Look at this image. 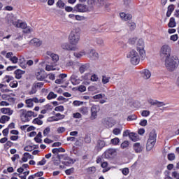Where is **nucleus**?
I'll list each match as a JSON object with an SVG mask.
<instances>
[{
    "label": "nucleus",
    "mask_w": 179,
    "mask_h": 179,
    "mask_svg": "<svg viewBox=\"0 0 179 179\" xmlns=\"http://www.w3.org/2000/svg\"><path fill=\"white\" fill-rule=\"evenodd\" d=\"M26 72L24 71H22L20 69L16 70L15 71L16 79H22V75H24Z\"/></svg>",
    "instance_id": "bb28decb"
},
{
    "label": "nucleus",
    "mask_w": 179,
    "mask_h": 179,
    "mask_svg": "<svg viewBox=\"0 0 179 179\" xmlns=\"http://www.w3.org/2000/svg\"><path fill=\"white\" fill-rule=\"evenodd\" d=\"M137 51L140 54V57H141V59H145L146 57V54L145 53V42L143 41V39L140 38L138 39L137 42Z\"/></svg>",
    "instance_id": "423d86ee"
},
{
    "label": "nucleus",
    "mask_w": 179,
    "mask_h": 179,
    "mask_svg": "<svg viewBox=\"0 0 179 179\" xmlns=\"http://www.w3.org/2000/svg\"><path fill=\"white\" fill-rule=\"evenodd\" d=\"M127 26L129 30H131V31L133 30H135V29H136V24L132 21L127 22Z\"/></svg>",
    "instance_id": "473e14b6"
},
{
    "label": "nucleus",
    "mask_w": 179,
    "mask_h": 179,
    "mask_svg": "<svg viewBox=\"0 0 179 179\" xmlns=\"http://www.w3.org/2000/svg\"><path fill=\"white\" fill-rule=\"evenodd\" d=\"M74 10H76V12H81V13H85V12H89V8H87V6H86V5L85 4H77L75 7H74Z\"/></svg>",
    "instance_id": "4468645a"
},
{
    "label": "nucleus",
    "mask_w": 179,
    "mask_h": 179,
    "mask_svg": "<svg viewBox=\"0 0 179 179\" xmlns=\"http://www.w3.org/2000/svg\"><path fill=\"white\" fill-rule=\"evenodd\" d=\"M34 86L36 89H41V87H43V86H44V83H34Z\"/></svg>",
    "instance_id": "de8ad7c7"
},
{
    "label": "nucleus",
    "mask_w": 179,
    "mask_h": 179,
    "mask_svg": "<svg viewBox=\"0 0 179 179\" xmlns=\"http://www.w3.org/2000/svg\"><path fill=\"white\" fill-rule=\"evenodd\" d=\"M47 99H48V100H51V99H57V94H55L54 92H51L48 95Z\"/></svg>",
    "instance_id": "a19ab883"
},
{
    "label": "nucleus",
    "mask_w": 179,
    "mask_h": 179,
    "mask_svg": "<svg viewBox=\"0 0 179 179\" xmlns=\"http://www.w3.org/2000/svg\"><path fill=\"white\" fill-rule=\"evenodd\" d=\"M104 97H106L105 94H99L94 95L93 96V99L94 100H100V99H104Z\"/></svg>",
    "instance_id": "ea45409f"
},
{
    "label": "nucleus",
    "mask_w": 179,
    "mask_h": 179,
    "mask_svg": "<svg viewBox=\"0 0 179 179\" xmlns=\"http://www.w3.org/2000/svg\"><path fill=\"white\" fill-rule=\"evenodd\" d=\"M172 177H174L176 179H179V173L177 171H173L172 173Z\"/></svg>",
    "instance_id": "338daca9"
},
{
    "label": "nucleus",
    "mask_w": 179,
    "mask_h": 179,
    "mask_svg": "<svg viewBox=\"0 0 179 179\" xmlns=\"http://www.w3.org/2000/svg\"><path fill=\"white\" fill-rule=\"evenodd\" d=\"M73 171H75V169L71 168L66 170L65 173L67 176H71V174L73 173Z\"/></svg>",
    "instance_id": "13d9d810"
},
{
    "label": "nucleus",
    "mask_w": 179,
    "mask_h": 179,
    "mask_svg": "<svg viewBox=\"0 0 179 179\" xmlns=\"http://www.w3.org/2000/svg\"><path fill=\"white\" fill-rule=\"evenodd\" d=\"M170 40H171L172 41H177V40H178V34L171 35L170 37Z\"/></svg>",
    "instance_id": "e2e57ef3"
},
{
    "label": "nucleus",
    "mask_w": 179,
    "mask_h": 179,
    "mask_svg": "<svg viewBox=\"0 0 179 179\" xmlns=\"http://www.w3.org/2000/svg\"><path fill=\"white\" fill-rule=\"evenodd\" d=\"M0 111L3 114H6L7 115H12V114H13V110H11L9 108H2L0 109Z\"/></svg>",
    "instance_id": "b1692460"
},
{
    "label": "nucleus",
    "mask_w": 179,
    "mask_h": 179,
    "mask_svg": "<svg viewBox=\"0 0 179 179\" xmlns=\"http://www.w3.org/2000/svg\"><path fill=\"white\" fill-rule=\"evenodd\" d=\"M133 149L136 153H142L143 151V147L140 143H136L133 145Z\"/></svg>",
    "instance_id": "6ab92c4d"
},
{
    "label": "nucleus",
    "mask_w": 179,
    "mask_h": 179,
    "mask_svg": "<svg viewBox=\"0 0 179 179\" xmlns=\"http://www.w3.org/2000/svg\"><path fill=\"white\" fill-rule=\"evenodd\" d=\"M29 159H32L31 155L29 154V152H25L23 154V157L22 160L24 163H26Z\"/></svg>",
    "instance_id": "c9c22d12"
},
{
    "label": "nucleus",
    "mask_w": 179,
    "mask_h": 179,
    "mask_svg": "<svg viewBox=\"0 0 179 179\" xmlns=\"http://www.w3.org/2000/svg\"><path fill=\"white\" fill-rule=\"evenodd\" d=\"M34 103H44V101H45V99H38V97H34Z\"/></svg>",
    "instance_id": "5fc2aeb1"
},
{
    "label": "nucleus",
    "mask_w": 179,
    "mask_h": 179,
    "mask_svg": "<svg viewBox=\"0 0 179 179\" xmlns=\"http://www.w3.org/2000/svg\"><path fill=\"white\" fill-rule=\"evenodd\" d=\"M156 138H157V134L156 133V130H152L150 133L149 138L147 141L146 144V150L147 152H150L155 145H156Z\"/></svg>",
    "instance_id": "f03ea898"
},
{
    "label": "nucleus",
    "mask_w": 179,
    "mask_h": 179,
    "mask_svg": "<svg viewBox=\"0 0 179 179\" xmlns=\"http://www.w3.org/2000/svg\"><path fill=\"white\" fill-rule=\"evenodd\" d=\"M127 58L130 59L131 64L132 65H138L141 62V57L139 56V53L136 52L135 50H131L127 55Z\"/></svg>",
    "instance_id": "20e7f679"
},
{
    "label": "nucleus",
    "mask_w": 179,
    "mask_h": 179,
    "mask_svg": "<svg viewBox=\"0 0 179 179\" xmlns=\"http://www.w3.org/2000/svg\"><path fill=\"white\" fill-rule=\"evenodd\" d=\"M33 124H36L37 125H43V121L39 118H35L33 120Z\"/></svg>",
    "instance_id": "a18cd8bd"
},
{
    "label": "nucleus",
    "mask_w": 179,
    "mask_h": 179,
    "mask_svg": "<svg viewBox=\"0 0 179 179\" xmlns=\"http://www.w3.org/2000/svg\"><path fill=\"white\" fill-rule=\"evenodd\" d=\"M25 103H26L27 107H28V108H31V107H33L34 106V98L27 99L25 101Z\"/></svg>",
    "instance_id": "c85d7f7f"
},
{
    "label": "nucleus",
    "mask_w": 179,
    "mask_h": 179,
    "mask_svg": "<svg viewBox=\"0 0 179 179\" xmlns=\"http://www.w3.org/2000/svg\"><path fill=\"white\" fill-rule=\"evenodd\" d=\"M90 80H92V82H99V76H97L96 74H94L91 76Z\"/></svg>",
    "instance_id": "8fccbe9b"
},
{
    "label": "nucleus",
    "mask_w": 179,
    "mask_h": 179,
    "mask_svg": "<svg viewBox=\"0 0 179 179\" xmlns=\"http://www.w3.org/2000/svg\"><path fill=\"white\" fill-rule=\"evenodd\" d=\"M10 120V117L7 115H3L0 117V123L1 124H5L6 121H9Z\"/></svg>",
    "instance_id": "4c0bfd02"
},
{
    "label": "nucleus",
    "mask_w": 179,
    "mask_h": 179,
    "mask_svg": "<svg viewBox=\"0 0 179 179\" xmlns=\"http://www.w3.org/2000/svg\"><path fill=\"white\" fill-rule=\"evenodd\" d=\"M19 113H20V117L21 118V121H22V122H29L31 117H34L37 115V114L34 113V112L31 110L27 111L25 109L20 110Z\"/></svg>",
    "instance_id": "7ed1b4c3"
},
{
    "label": "nucleus",
    "mask_w": 179,
    "mask_h": 179,
    "mask_svg": "<svg viewBox=\"0 0 179 179\" xmlns=\"http://www.w3.org/2000/svg\"><path fill=\"white\" fill-rule=\"evenodd\" d=\"M50 131H51V129L50 127H46L43 131L44 136H47V135L50 134Z\"/></svg>",
    "instance_id": "69168bd1"
},
{
    "label": "nucleus",
    "mask_w": 179,
    "mask_h": 179,
    "mask_svg": "<svg viewBox=\"0 0 179 179\" xmlns=\"http://www.w3.org/2000/svg\"><path fill=\"white\" fill-rule=\"evenodd\" d=\"M80 40V36L79 35V32L76 31V30L71 31L69 36V43L73 47H76Z\"/></svg>",
    "instance_id": "39448f33"
},
{
    "label": "nucleus",
    "mask_w": 179,
    "mask_h": 179,
    "mask_svg": "<svg viewBox=\"0 0 179 179\" xmlns=\"http://www.w3.org/2000/svg\"><path fill=\"white\" fill-rule=\"evenodd\" d=\"M179 59L177 56H172L165 58V68L169 72H174L178 68Z\"/></svg>",
    "instance_id": "f257e3e1"
},
{
    "label": "nucleus",
    "mask_w": 179,
    "mask_h": 179,
    "mask_svg": "<svg viewBox=\"0 0 179 179\" xmlns=\"http://www.w3.org/2000/svg\"><path fill=\"white\" fill-rule=\"evenodd\" d=\"M71 80L72 85H79V83H80V79L78 78V75H76V73H73V75H71Z\"/></svg>",
    "instance_id": "5701e85b"
},
{
    "label": "nucleus",
    "mask_w": 179,
    "mask_h": 179,
    "mask_svg": "<svg viewBox=\"0 0 179 179\" xmlns=\"http://www.w3.org/2000/svg\"><path fill=\"white\" fill-rule=\"evenodd\" d=\"M4 80L6 82H7V83H9V82H10V80H13V77L10 76H6L4 77Z\"/></svg>",
    "instance_id": "052dcab7"
},
{
    "label": "nucleus",
    "mask_w": 179,
    "mask_h": 179,
    "mask_svg": "<svg viewBox=\"0 0 179 179\" xmlns=\"http://www.w3.org/2000/svg\"><path fill=\"white\" fill-rule=\"evenodd\" d=\"M113 134L114 135H120L121 134V129H118V128H115L113 130Z\"/></svg>",
    "instance_id": "6e6d98bb"
},
{
    "label": "nucleus",
    "mask_w": 179,
    "mask_h": 179,
    "mask_svg": "<svg viewBox=\"0 0 179 179\" xmlns=\"http://www.w3.org/2000/svg\"><path fill=\"white\" fill-rule=\"evenodd\" d=\"M57 6H58V8H59L60 9H62V8H64V6H65V3H64V1H62V0H59L57 3Z\"/></svg>",
    "instance_id": "49530a36"
},
{
    "label": "nucleus",
    "mask_w": 179,
    "mask_h": 179,
    "mask_svg": "<svg viewBox=\"0 0 179 179\" xmlns=\"http://www.w3.org/2000/svg\"><path fill=\"white\" fill-rule=\"evenodd\" d=\"M9 59L13 64H17V61H19V59L16 56L10 57Z\"/></svg>",
    "instance_id": "864d4df0"
},
{
    "label": "nucleus",
    "mask_w": 179,
    "mask_h": 179,
    "mask_svg": "<svg viewBox=\"0 0 179 179\" xmlns=\"http://www.w3.org/2000/svg\"><path fill=\"white\" fill-rule=\"evenodd\" d=\"M30 44H31V45L40 47V45H41V44H43V43L41 42V41H40V39L35 38L30 41Z\"/></svg>",
    "instance_id": "393cba45"
},
{
    "label": "nucleus",
    "mask_w": 179,
    "mask_h": 179,
    "mask_svg": "<svg viewBox=\"0 0 179 179\" xmlns=\"http://www.w3.org/2000/svg\"><path fill=\"white\" fill-rule=\"evenodd\" d=\"M96 44H98L100 47H104V41L102 38H96Z\"/></svg>",
    "instance_id": "37998d69"
},
{
    "label": "nucleus",
    "mask_w": 179,
    "mask_h": 179,
    "mask_svg": "<svg viewBox=\"0 0 179 179\" xmlns=\"http://www.w3.org/2000/svg\"><path fill=\"white\" fill-rule=\"evenodd\" d=\"M55 111H64V107L62 106H57L55 108Z\"/></svg>",
    "instance_id": "774afa93"
},
{
    "label": "nucleus",
    "mask_w": 179,
    "mask_h": 179,
    "mask_svg": "<svg viewBox=\"0 0 179 179\" xmlns=\"http://www.w3.org/2000/svg\"><path fill=\"white\" fill-rule=\"evenodd\" d=\"M103 124L107 127V128H113L114 125L115 124V122H114V120H113L111 118H106L103 120Z\"/></svg>",
    "instance_id": "aec40b11"
},
{
    "label": "nucleus",
    "mask_w": 179,
    "mask_h": 179,
    "mask_svg": "<svg viewBox=\"0 0 179 179\" xmlns=\"http://www.w3.org/2000/svg\"><path fill=\"white\" fill-rule=\"evenodd\" d=\"M10 23H12L15 27H20V29H24L27 27V24H26V22H22L20 20L15 21L13 19L10 20Z\"/></svg>",
    "instance_id": "dca6fc26"
},
{
    "label": "nucleus",
    "mask_w": 179,
    "mask_h": 179,
    "mask_svg": "<svg viewBox=\"0 0 179 179\" xmlns=\"http://www.w3.org/2000/svg\"><path fill=\"white\" fill-rule=\"evenodd\" d=\"M96 173V167L92 166L87 169V174L92 175Z\"/></svg>",
    "instance_id": "58836bf2"
},
{
    "label": "nucleus",
    "mask_w": 179,
    "mask_h": 179,
    "mask_svg": "<svg viewBox=\"0 0 179 179\" xmlns=\"http://www.w3.org/2000/svg\"><path fill=\"white\" fill-rule=\"evenodd\" d=\"M128 146H129V142H128V141H125L121 144L120 148H122V149H127Z\"/></svg>",
    "instance_id": "c03bdc74"
},
{
    "label": "nucleus",
    "mask_w": 179,
    "mask_h": 179,
    "mask_svg": "<svg viewBox=\"0 0 179 179\" xmlns=\"http://www.w3.org/2000/svg\"><path fill=\"white\" fill-rule=\"evenodd\" d=\"M24 33H26L27 34H29V33H31V31H33V28L30 27H27L24 29Z\"/></svg>",
    "instance_id": "3c124183"
},
{
    "label": "nucleus",
    "mask_w": 179,
    "mask_h": 179,
    "mask_svg": "<svg viewBox=\"0 0 179 179\" xmlns=\"http://www.w3.org/2000/svg\"><path fill=\"white\" fill-rule=\"evenodd\" d=\"M117 155V150L114 148H110L107 150L104 154L103 156L106 157V159H113L115 156Z\"/></svg>",
    "instance_id": "9b49d317"
},
{
    "label": "nucleus",
    "mask_w": 179,
    "mask_h": 179,
    "mask_svg": "<svg viewBox=\"0 0 179 179\" xmlns=\"http://www.w3.org/2000/svg\"><path fill=\"white\" fill-rule=\"evenodd\" d=\"M137 117L135 115H130L127 117V121H134Z\"/></svg>",
    "instance_id": "603ef678"
},
{
    "label": "nucleus",
    "mask_w": 179,
    "mask_h": 179,
    "mask_svg": "<svg viewBox=\"0 0 179 179\" xmlns=\"http://www.w3.org/2000/svg\"><path fill=\"white\" fill-rule=\"evenodd\" d=\"M111 78L108 76H102V83L103 85H107L110 82Z\"/></svg>",
    "instance_id": "e433bc0d"
},
{
    "label": "nucleus",
    "mask_w": 179,
    "mask_h": 179,
    "mask_svg": "<svg viewBox=\"0 0 179 179\" xmlns=\"http://www.w3.org/2000/svg\"><path fill=\"white\" fill-rule=\"evenodd\" d=\"M88 58H91V59H99V53L96 52L94 49H91L88 51Z\"/></svg>",
    "instance_id": "f3484780"
},
{
    "label": "nucleus",
    "mask_w": 179,
    "mask_h": 179,
    "mask_svg": "<svg viewBox=\"0 0 179 179\" xmlns=\"http://www.w3.org/2000/svg\"><path fill=\"white\" fill-rule=\"evenodd\" d=\"M150 114V112L149 110H143L141 113V115L143 117H148Z\"/></svg>",
    "instance_id": "0e129e2a"
},
{
    "label": "nucleus",
    "mask_w": 179,
    "mask_h": 179,
    "mask_svg": "<svg viewBox=\"0 0 179 179\" xmlns=\"http://www.w3.org/2000/svg\"><path fill=\"white\" fill-rule=\"evenodd\" d=\"M90 69V64L85 63V64H80L79 66L78 71L80 73H85V72L89 71Z\"/></svg>",
    "instance_id": "2eb2a0df"
},
{
    "label": "nucleus",
    "mask_w": 179,
    "mask_h": 179,
    "mask_svg": "<svg viewBox=\"0 0 179 179\" xmlns=\"http://www.w3.org/2000/svg\"><path fill=\"white\" fill-rule=\"evenodd\" d=\"M120 17L124 22H128L132 19V15L125 13H120Z\"/></svg>",
    "instance_id": "a211bd4d"
},
{
    "label": "nucleus",
    "mask_w": 179,
    "mask_h": 179,
    "mask_svg": "<svg viewBox=\"0 0 179 179\" xmlns=\"http://www.w3.org/2000/svg\"><path fill=\"white\" fill-rule=\"evenodd\" d=\"M79 111L83 115H87L89 114V108L83 106L79 108Z\"/></svg>",
    "instance_id": "cd10ccee"
},
{
    "label": "nucleus",
    "mask_w": 179,
    "mask_h": 179,
    "mask_svg": "<svg viewBox=\"0 0 179 179\" xmlns=\"http://www.w3.org/2000/svg\"><path fill=\"white\" fill-rule=\"evenodd\" d=\"M73 55L76 57V58L80 59L84 55H86V52L85 50H82L78 52H74Z\"/></svg>",
    "instance_id": "7c9ffc66"
},
{
    "label": "nucleus",
    "mask_w": 179,
    "mask_h": 179,
    "mask_svg": "<svg viewBox=\"0 0 179 179\" xmlns=\"http://www.w3.org/2000/svg\"><path fill=\"white\" fill-rule=\"evenodd\" d=\"M106 146V142L103 140H98L96 148L97 149H103Z\"/></svg>",
    "instance_id": "72a5a7b5"
},
{
    "label": "nucleus",
    "mask_w": 179,
    "mask_h": 179,
    "mask_svg": "<svg viewBox=\"0 0 179 179\" xmlns=\"http://www.w3.org/2000/svg\"><path fill=\"white\" fill-rule=\"evenodd\" d=\"M44 64H50L52 65V62L50 56H45L44 59L41 62V64L44 65Z\"/></svg>",
    "instance_id": "c756f323"
},
{
    "label": "nucleus",
    "mask_w": 179,
    "mask_h": 179,
    "mask_svg": "<svg viewBox=\"0 0 179 179\" xmlns=\"http://www.w3.org/2000/svg\"><path fill=\"white\" fill-rule=\"evenodd\" d=\"M87 3L91 8H92L94 5L100 7L104 5V0H88Z\"/></svg>",
    "instance_id": "ddd939ff"
},
{
    "label": "nucleus",
    "mask_w": 179,
    "mask_h": 179,
    "mask_svg": "<svg viewBox=\"0 0 179 179\" xmlns=\"http://www.w3.org/2000/svg\"><path fill=\"white\" fill-rule=\"evenodd\" d=\"M58 159H63L65 162L63 163L65 166H69V164H73L76 160H73L71 157H68L66 155H58Z\"/></svg>",
    "instance_id": "6e6552de"
},
{
    "label": "nucleus",
    "mask_w": 179,
    "mask_h": 179,
    "mask_svg": "<svg viewBox=\"0 0 179 179\" xmlns=\"http://www.w3.org/2000/svg\"><path fill=\"white\" fill-rule=\"evenodd\" d=\"M166 106V103L164 102L157 101V111L158 113H162V111L166 108L167 107H164Z\"/></svg>",
    "instance_id": "a878e982"
},
{
    "label": "nucleus",
    "mask_w": 179,
    "mask_h": 179,
    "mask_svg": "<svg viewBox=\"0 0 179 179\" xmlns=\"http://www.w3.org/2000/svg\"><path fill=\"white\" fill-rule=\"evenodd\" d=\"M100 111V106L99 105H94L91 108L90 120H96L97 118V113Z\"/></svg>",
    "instance_id": "9d476101"
},
{
    "label": "nucleus",
    "mask_w": 179,
    "mask_h": 179,
    "mask_svg": "<svg viewBox=\"0 0 179 179\" xmlns=\"http://www.w3.org/2000/svg\"><path fill=\"white\" fill-rule=\"evenodd\" d=\"M141 74L142 78H143V79H145V80L150 79V77L152 76V73L148 69H144L141 71Z\"/></svg>",
    "instance_id": "4be33fe9"
},
{
    "label": "nucleus",
    "mask_w": 179,
    "mask_h": 179,
    "mask_svg": "<svg viewBox=\"0 0 179 179\" xmlns=\"http://www.w3.org/2000/svg\"><path fill=\"white\" fill-rule=\"evenodd\" d=\"M37 93V88L33 85L31 90L29 91V94H36Z\"/></svg>",
    "instance_id": "680f3d73"
},
{
    "label": "nucleus",
    "mask_w": 179,
    "mask_h": 179,
    "mask_svg": "<svg viewBox=\"0 0 179 179\" xmlns=\"http://www.w3.org/2000/svg\"><path fill=\"white\" fill-rule=\"evenodd\" d=\"M162 55H164L166 58H169L171 55V48L169 45H164L161 48Z\"/></svg>",
    "instance_id": "0eeeda50"
},
{
    "label": "nucleus",
    "mask_w": 179,
    "mask_h": 179,
    "mask_svg": "<svg viewBox=\"0 0 179 179\" xmlns=\"http://www.w3.org/2000/svg\"><path fill=\"white\" fill-rule=\"evenodd\" d=\"M110 143H112V145H117L120 143V138H115L113 139H111L110 140Z\"/></svg>",
    "instance_id": "79ce46f5"
},
{
    "label": "nucleus",
    "mask_w": 179,
    "mask_h": 179,
    "mask_svg": "<svg viewBox=\"0 0 179 179\" xmlns=\"http://www.w3.org/2000/svg\"><path fill=\"white\" fill-rule=\"evenodd\" d=\"M46 55L50 57L52 64H57L59 61V56L57 54L53 53L52 52H46Z\"/></svg>",
    "instance_id": "f8f14e48"
},
{
    "label": "nucleus",
    "mask_w": 179,
    "mask_h": 179,
    "mask_svg": "<svg viewBox=\"0 0 179 179\" xmlns=\"http://www.w3.org/2000/svg\"><path fill=\"white\" fill-rule=\"evenodd\" d=\"M84 102L80 101H74L73 102V106H83Z\"/></svg>",
    "instance_id": "bf43d9fd"
},
{
    "label": "nucleus",
    "mask_w": 179,
    "mask_h": 179,
    "mask_svg": "<svg viewBox=\"0 0 179 179\" xmlns=\"http://www.w3.org/2000/svg\"><path fill=\"white\" fill-rule=\"evenodd\" d=\"M36 76L38 80H44L47 76L45 74V71L40 70L36 73Z\"/></svg>",
    "instance_id": "412c9836"
},
{
    "label": "nucleus",
    "mask_w": 179,
    "mask_h": 179,
    "mask_svg": "<svg viewBox=\"0 0 179 179\" xmlns=\"http://www.w3.org/2000/svg\"><path fill=\"white\" fill-rule=\"evenodd\" d=\"M61 47H62V50H64L65 51H76V50H78V46H73L71 43H69L68 42L62 43Z\"/></svg>",
    "instance_id": "1a4fd4ad"
},
{
    "label": "nucleus",
    "mask_w": 179,
    "mask_h": 179,
    "mask_svg": "<svg viewBox=\"0 0 179 179\" xmlns=\"http://www.w3.org/2000/svg\"><path fill=\"white\" fill-rule=\"evenodd\" d=\"M176 159V155L174 153H170L168 155V159L172 162V160H174Z\"/></svg>",
    "instance_id": "4d7b16f0"
},
{
    "label": "nucleus",
    "mask_w": 179,
    "mask_h": 179,
    "mask_svg": "<svg viewBox=\"0 0 179 179\" xmlns=\"http://www.w3.org/2000/svg\"><path fill=\"white\" fill-rule=\"evenodd\" d=\"M177 23L176 22V19L174 17H171L169 20V22L168 24L169 27H176Z\"/></svg>",
    "instance_id": "f704fd0d"
},
{
    "label": "nucleus",
    "mask_w": 179,
    "mask_h": 179,
    "mask_svg": "<svg viewBox=\"0 0 179 179\" xmlns=\"http://www.w3.org/2000/svg\"><path fill=\"white\" fill-rule=\"evenodd\" d=\"M133 142H136V141L139 140V136H138L137 134L135 133H130L129 137Z\"/></svg>",
    "instance_id": "2f4dec72"
},
{
    "label": "nucleus",
    "mask_w": 179,
    "mask_h": 179,
    "mask_svg": "<svg viewBox=\"0 0 179 179\" xmlns=\"http://www.w3.org/2000/svg\"><path fill=\"white\" fill-rule=\"evenodd\" d=\"M45 71H55V68L52 65L46 64Z\"/></svg>",
    "instance_id": "09e8293b"
}]
</instances>
